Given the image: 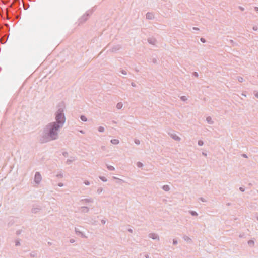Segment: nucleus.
I'll return each instance as SVG.
<instances>
[{
  "label": "nucleus",
  "instance_id": "nucleus-1",
  "mask_svg": "<svg viewBox=\"0 0 258 258\" xmlns=\"http://www.w3.org/2000/svg\"><path fill=\"white\" fill-rule=\"evenodd\" d=\"M62 127L57 124L51 122L45 125L40 138L42 143H46L57 140L59 133Z\"/></svg>",
  "mask_w": 258,
  "mask_h": 258
},
{
  "label": "nucleus",
  "instance_id": "nucleus-2",
  "mask_svg": "<svg viewBox=\"0 0 258 258\" xmlns=\"http://www.w3.org/2000/svg\"><path fill=\"white\" fill-rule=\"evenodd\" d=\"M66 106L63 102L59 103L56 107V111L54 113L55 121L53 122L63 127L66 122V118L64 115Z\"/></svg>",
  "mask_w": 258,
  "mask_h": 258
},
{
  "label": "nucleus",
  "instance_id": "nucleus-3",
  "mask_svg": "<svg viewBox=\"0 0 258 258\" xmlns=\"http://www.w3.org/2000/svg\"><path fill=\"white\" fill-rule=\"evenodd\" d=\"M94 200L92 198L82 199L79 201L81 205H89V204H92Z\"/></svg>",
  "mask_w": 258,
  "mask_h": 258
},
{
  "label": "nucleus",
  "instance_id": "nucleus-4",
  "mask_svg": "<svg viewBox=\"0 0 258 258\" xmlns=\"http://www.w3.org/2000/svg\"><path fill=\"white\" fill-rule=\"evenodd\" d=\"M42 180V176L39 172H36L34 176V182L35 184L39 185Z\"/></svg>",
  "mask_w": 258,
  "mask_h": 258
},
{
  "label": "nucleus",
  "instance_id": "nucleus-5",
  "mask_svg": "<svg viewBox=\"0 0 258 258\" xmlns=\"http://www.w3.org/2000/svg\"><path fill=\"white\" fill-rule=\"evenodd\" d=\"M79 211L81 213H87L90 211V208L87 206H81L79 208Z\"/></svg>",
  "mask_w": 258,
  "mask_h": 258
},
{
  "label": "nucleus",
  "instance_id": "nucleus-6",
  "mask_svg": "<svg viewBox=\"0 0 258 258\" xmlns=\"http://www.w3.org/2000/svg\"><path fill=\"white\" fill-rule=\"evenodd\" d=\"M148 236L149 238L154 240H156L157 241H159L160 240L159 235H158V234L155 233H149Z\"/></svg>",
  "mask_w": 258,
  "mask_h": 258
},
{
  "label": "nucleus",
  "instance_id": "nucleus-7",
  "mask_svg": "<svg viewBox=\"0 0 258 258\" xmlns=\"http://www.w3.org/2000/svg\"><path fill=\"white\" fill-rule=\"evenodd\" d=\"M75 232L76 235L80 236L82 238H86L87 237L86 236V235L82 232V231H80L78 228H75Z\"/></svg>",
  "mask_w": 258,
  "mask_h": 258
},
{
  "label": "nucleus",
  "instance_id": "nucleus-8",
  "mask_svg": "<svg viewBox=\"0 0 258 258\" xmlns=\"http://www.w3.org/2000/svg\"><path fill=\"white\" fill-rule=\"evenodd\" d=\"M169 135L170 136L171 138H172L173 140L177 141H180L181 140V138L176 134H169Z\"/></svg>",
  "mask_w": 258,
  "mask_h": 258
},
{
  "label": "nucleus",
  "instance_id": "nucleus-9",
  "mask_svg": "<svg viewBox=\"0 0 258 258\" xmlns=\"http://www.w3.org/2000/svg\"><path fill=\"white\" fill-rule=\"evenodd\" d=\"M139 258H150L149 254L146 252L141 253L139 255Z\"/></svg>",
  "mask_w": 258,
  "mask_h": 258
},
{
  "label": "nucleus",
  "instance_id": "nucleus-10",
  "mask_svg": "<svg viewBox=\"0 0 258 258\" xmlns=\"http://www.w3.org/2000/svg\"><path fill=\"white\" fill-rule=\"evenodd\" d=\"M28 40V34L27 32L25 33L23 35V42L24 44H27Z\"/></svg>",
  "mask_w": 258,
  "mask_h": 258
},
{
  "label": "nucleus",
  "instance_id": "nucleus-11",
  "mask_svg": "<svg viewBox=\"0 0 258 258\" xmlns=\"http://www.w3.org/2000/svg\"><path fill=\"white\" fill-rule=\"evenodd\" d=\"M112 179L117 180V181L116 182V183L117 184H121L122 183L125 182V181L123 180H122L120 178H119L118 177H116L115 176H113Z\"/></svg>",
  "mask_w": 258,
  "mask_h": 258
},
{
  "label": "nucleus",
  "instance_id": "nucleus-12",
  "mask_svg": "<svg viewBox=\"0 0 258 258\" xmlns=\"http://www.w3.org/2000/svg\"><path fill=\"white\" fill-rule=\"evenodd\" d=\"M148 42L151 44L155 45L157 41L155 38H149L148 39Z\"/></svg>",
  "mask_w": 258,
  "mask_h": 258
},
{
  "label": "nucleus",
  "instance_id": "nucleus-13",
  "mask_svg": "<svg viewBox=\"0 0 258 258\" xmlns=\"http://www.w3.org/2000/svg\"><path fill=\"white\" fill-rule=\"evenodd\" d=\"M183 239H184V241H185L188 243L192 242V239L189 236H188L187 235H184L183 236Z\"/></svg>",
  "mask_w": 258,
  "mask_h": 258
},
{
  "label": "nucleus",
  "instance_id": "nucleus-14",
  "mask_svg": "<svg viewBox=\"0 0 258 258\" xmlns=\"http://www.w3.org/2000/svg\"><path fill=\"white\" fill-rule=\"evenodd\" d=\"M146 18L148 19H152L154 17V15L152 13L148 12L146 15Z\"/></svg>",
  "mask_w": 258,
  "mask_h": 258
},
{
  "label": "nucleus",
  "instance_id": "nucleus-15",
  "mask_svg": "<svg viewBox=\"0 0 258 258\" xmlns=\"http://www.w3.org/2000/svg\"><path fill=\"white\" fill-rule=\"evenodd\" d=\"M206 121L209 124L212 125L214 123V121H213L212 117L210 116H208L206 118Z\"/></svg>",
  "mask_w": 258,
  "mask_h": 258
},
{
  "label": "nucleus",
  "instance_id": "nucleus-16",
  "mask_svg": "<svg viewBox=\"0 0 258 258\" xmlns=\"http://www.w3.org/2000/svg\"><path fill=\"white\" fill-rule=\"evenodd\" d=\"M162 189L165 191H169L170 188L168 185H164L162 187Z\"/></svg>",
  "mask_w": 258,
  "mask_h": 258
},
{
  "label": "nucleus",
  "instance_id": "nucleus-17",
  "mask_svg": "<svg viewBox=\"0 0 258 258\" xmlns=\"http://www.w3.org/2000/svg\"><path fill=\"white\" fill-rule=\"evenodd\" d=\"M110 142L113 145H117L119 143V141L118 139H112L110 141Z\"/></svg>",
  "mask_w": 258,
  "mask_h": 258
},
{
  "label": "nucleus",
  "instance_id": "nucleus-18",
  "mask_svg": "<svg viewBox=\"0 0 258 258\" xmlns=\"http://www.w3.org/2000/svg\"><path fill=\"white\" fill-rule=\"evenodd\" d=\"M103 191V188L101 187H99L97 188L96 192L98 195L101 194Z\"/></svg>",
  "mask_w": 258,
  "mask_h": 258
},
{
  "label": "nucleus",
  "instance_id": "nucleus-19",
  "mask_svg": "<svg viewBox=\"0 0 258 258\" xmlns=\"http://www.w3.org/2000/svg\"><path fill=\"white\" fill-rule=\"evenodd\" d=\"M116 108L118 109H120L123 107V104L121 102H119L116 104Z\"/></svg>",
  "mask_w": 258,
  "mask_h": 258
},
{
  "label": "nucleus",
  "instance_id": "nucleus-20",
  "mask_svg": "<svg viewBox=\"0 0 258 258\" xmlns=\"http://www.w3.org/2000/svg\"><path fill=\"white\" fill-rule=\"evenodd\" d=\"M106 167H107V168L109 171H114L115 170V168L113 166L107 165Z\"/></svg>",
  "mask_w": 258,
  "mask_h": 258
},
{
  "label": "nucleus",
  "instance_id": "nucleus-21",
  "mask_svg": "<svg viewBox=\"0 0 258 258\" xmlns=\"http://www.w3.org/2000/svg\"><path fill=\"white\" fill-rule=\"evenodd\" d=\"M189 213L193 216H197L198 215L197 212L194 211H190Z\"/></svg>",
  "mask_w": 258,
  "mask_h": 258
},
{
  "label": "nucleus",
  "instance_id": "nucleus-22",
  "mask_svg": "<svg viewBox=\"0 0 258 258\" xmlns=\"http://www.w3.org/2000/svg\"><path fill=\"white\" fill-rule=\"evenodd\" d=\"M99 179L103 182H106L107 181V178L104 176H100L99 177Z\"/></svg>",
  "mask_w": 258,
  "mask_h": 258
},
{
  "label": "nucleus",
  "instance_id": "nucleus-23",
  "mask_svg": "<svg viewBox=\"0 0 258 258\" xmlns=\"http://www.w3.org/2000/svg\"><path fill=\"white\" fill-rule=\"evenodd\" d=\"M136 165L138 168H142L143 167V164L139 161L137 162Z\"/></svg>",
  "mask_w": 258,
  "mask_h": 258
},
{
  "label": "nucleus",
  "instance_id": "nucleus-24",
  "mask_svg": "<svg viewBox=\"0 0 258 258\" xmlns=\"http://www.w3.org/2000/svg\"><path fill=\"white\" fill-rule=\"evenodd\" d=\"M56 177H57V178H62V177H63V174H62V173L61 172H60L56 174Z\"/></svg>",
  "mask_w": 258,
  "mask_h": 258
},
{
  "label": "nucleus",
  "instance_id": "nucleus-25",
  "mask_svg": "<svg viewBox=\"0 0 258 258\" xmlns=\"http://www.w3.org/2000/svg\"><path fill=\"white\" fill-rule=\"evenodd\" d=\"M98 131L99 132H104L105 131V128L103 126H99L98 128Z\"/></svg>",
  "mask_w": 258,
  "mask_h": 258
},
{
  "label": "nucleus",
  "instance_id": "nucleus-26",
  "mask_svg": "<svg viewBox=\"0 0 258 258\" xmlns=\"http://www.w3.org/2000/svg\"><path fill=\"white\" fill-rule=\"evenodd\" d=\"M80 118L83 121H84V122L87 121V120L86 117L84 115H81L80 117Z\"/></svg>",
  "mask_w": 258,
  "mask_h": 258
},
{
  "label": "nucleus",
  "instance_id": "nucleus-27",
  "mask_svg": "<svg viewBox=\"0 0 258 258\" xmlns=\"http://www.w3.org/2000/svg\"><path fill=\"white\" fill-rule=\"evenodd\" d=\"M237 80L239 82H243V81H244V79L243 77H241V76H238L237 77Z\"/></svg>",
  "mask_w": 258,
  "mask_h": 258
},
{
  "label": "nucleus",
  "instance_id": "nucleus-28",
  "mask_svg": "<svg viewBox=\"0 0 258 258\" xmlns=\"http://www.w3.org/2000/svg\"><path fill=\"white\" fill-rule=\"evenodd\" d=\"M180 99L183 101H186L187 100V98L185 96H182L180 97Z\"/></svg>",
  "mask_w": 258,
  "mask_h": 258
},
{
  "label": "nucleus",
  "instance_id": "nucleus-29",
  "mask_svg": "<svg viewBox=\"0 0 258 258\" xmlns=\"http://www.w3.org/2000/svg\"><path fill=\"white\" fill-rule=\"evenodd\" d=\"M248 244L250 246H253L254 245V242L253 240H249V241H248Z\"/></svg>",
  "mask_w": 258,
  "mask_h": 258
},
{
  "label": "nucleus",
  "instance_id": "nucleus-30",
  "mask_svg": "<svg viewBox=\"0 0 258 258\" xmlns=\"http://www.w3.org/2000/svg\"><path fill=\"white\" fill-rule=\"evenodd\" d=\"M120 48V46L117 45L115 48H112V52H113V51H115L118 50H119Z\"/></svg>",
  "mask_w": 258,
  "mask_h": 258
},
{
  "label": "nucleus",
  "instance_id": "nucleus-31",
  "mask_svg": "<svg viewBox=\"0 0 258 258\" xmlns=\"http://www.w3.org/2000/svg\"><path fill=\"white\" fill-rule=\"evenodd\" d=\"M198 145L201 146L203 145L204 142L202 140H199L198 142Z\"/></svg>",
  "mask_w": 258,
  "mask_h": 258
},
{
  "label": "nucleus",
  "instance_id": "nucleus-32",
  "mask_svg": "<svg viewBox=\"0 0 258 258\" xmlns=\"http://www.w3.org/2000/svg\"><path fill=\"white\" fill-rule=\"evenodd\" d=\"M134 142H135V143L136 144H137V145H139V144H140V140H138V139H135V140H134Z\"/></svg>",
  "mask_w": 258,
  "mask_h": 258
},
{
  "label": "nucleus",
  "instance_id": "nucleus-33",
  "mask_svg": "<svg viewBox=\"0 0 258 258\" xmlns=\"http://www.w3.org/2000/svg\"><path fill=\"white\" fill-rule=\"evenodd\" d=\"M84 183L86 185H89L90 184V182L88 181V180H85L84 181Z\"/></svg>",
  "mask_w": 258,
  "mask_h": 258
},
{
  "label": "nucleus",
  "instance_id": "nucleus-34",
  "mask_svg": "<svg viewBox=\"0 0 258 258\" xmlns=\"http://www.w3.org/2000/svg\"><path fill=\"white\" fill-rule=\"evenodd\" d=\"M252 29L254 30V31H257L258 30V27L256 25H254L252 27Z\"/></svg>",
  "mask_w": 258,
  "mask_h": 258
},
{
  "label": "nucleus",
  "instance_id": "nucleus-35",
  "mask_svg": "<svg viewBox=\"0 0 258 258\" xmlns=\"http://www.w3.org/2000/svg\"><path fill=\"white\" fill-rule=\"evenodd\" d=\"M177 243H178V241H177V240H176V239H173V244L174 245H176Z\"/></svg>",
  "mask_w": 258,
  "mask_h": 258
},
{
  "label": "nucleus",
  "instance_id": "nucleus-36",
  "mask_svg": "<svg viewBox=\"0 0 258 258\" xmlns=\"http://www.w3.org/2000/svg\"><path fill=\"white\" fill-rule=\"evenodd\" d=\"M69 241L71 243H73L75 242V240L73 238H71L70 239Z\"/></svg>",
  "mask_w": 258,
  "mask_h": 258
},
{
  "label": "nucleus",
  "instance_id": "nucleus-37",
  "mask_svg": "<svg viewBox=\"0 0 258 258\" xmlns=\"http://www.w3.org/2000/svg\"><path fill=\"white\" fill-rule=\"evenodd\" d=\"M121 73L122 74H123V75H126V74H127V72H126V71H125V70H121Z\"/></svg>",
  "mask_w": 258,
  "mask_h": 258
},
{
  "label": "nucleus",
  "instance_id": "nucleus-38",
  "mask_svg": "<svg viewBox=\"0 0 258 258\" xmlns=\"http://www.w3.org/2000/svg\"><path fill=\"white\" fill-rule=\"evenodd\" d=\"M238 8H239V9L240 11H244V10H245V9H244V8L243 7H241V6H239V7H238Z\"/></svg>",
  "mask_w": 258,
  "mask_h": 258
},
{
  "label": "nucleus",
  "instance_id": "nucleus-39",
  "mask_svg": "<svg viewBox=\"0 0 258 258\" xmlns=\"http://www.w3.org/2000/svg\"><path fill=\"white\" fill-rule=\"evenodd\" d=\"M200 40L203 43H205L206 42L205 39L203 37L201 38Z\"/></svg>",
  "mask_w": 258,
  "mask_h": 258
},
{
  "label": "nucleus",
  "instance_id": "nucleus-40",
  "mask_svg": "<svg viewBox=\"0 0 258 258\" xmlns=\"http://www.w3.org/2000/svg\"><path fill=\"white\" fill-rule=\"evenodd\" d=\"M39 210V208L33 209V212L37 213Z\"/></svg>",
  "mask_w": 258,
  "mask_h": 258
},
{
  "label": "nucleus",
  "instance_id": "nucleus-41",
  "mask_svg": "<svg viewBox=\"0 0 258 258\" xmlns=\"http://www.w3.org/2000/svg\"><path fill=\"white\" fill-rule=\"evenodd\" d=\"M193 75H194L195 77H198V76H199V75H198V73L197 72H194Z\"/></svg>",
  "mask_w": 258,
  "mask_h": 258
},
{
  "label": "nucleus",
  "instance_id": "nucleus-42",
  "mask_svg": "<svg viewBox=\"0 0 258 258\" xmlns=\"http://www.w3.org/2000/svg\"><path fill=\"white\" fill-rule=\"evenodd\" d=\"M58 185L59 187H62V186H63V184L62 183H61V182H60V183H59L58 184Z\"/></svg>",
  "mask_w": 258,
  "mask_h": 258
},
{
  "label": "nucleus",
  "instance_id": "nucleus-43",
  "mask_svg": "<svg viewBox=\"0 0 258 258\" xmlns=\"http://www.w3.org/2000/svg\"><path fill=\"white\" fill-rule=\"evenodd\" d=\"M105 223H106V221H105V220H101V223H102V224H105Z\"/></svg>",
  "mask_w": 258,
  "mask_h": 258
},
{
  "label": "nucleus",
  "instance_id": "nucleus-44",
  "mask_svg": "<svg viewBox=\"0 0 258 258\" xmlns=\"http://www.w3.org/2000/svg\"><path fill=\"white\" fill-rule=\"evenodd\" d=\"M254 95L258 99V92L254 93Z\"/></svg>",
  "mask_w": 258,
  "mask_h": 258
},
{
  "label": "nucleus",
  "instance_id": "nucleus-45",
  "mask_svg": "<svg viewBox=\"0 0 258 258\" xmlns=\"http://www.w3.org/2000/svg\"><path fill=\"white\" fill-rule=\"evenodd\" d=\"M254 10L256 11V12H258V7H255L254 8Z\"/></svg>",
  "mask_w": 258,
  "mask_h": 258
},
{
  "label": "nucleus",
  "instance_id": "nucleus-46",
  "mask_svg": "<svg viewBox=\"0 0 258 258\" xmlns=\"http://www.w3.org/2000/svg\"><path fill=\"white\" fill-rule=\"evenodd\" d=\"M72 161L70 160H67V163L69 164Z\"/></svg>",
  "mask_w": 258,
  "mask_h": 258
},
{
  "label": "nucleus",
  "instance_id": "nucleus-47",
  "mask_svg": "<svg viewBox=\"0 0 258 258\" xmlns=\"http://www.w3.org/2000/svg\"><path fill=\"white\" fill-rule=\"evenodd\" d=\"M241 95H242V96H244V97H246V94H245V92H242V94H241Z\"/></svg>",
  "mask_w": 258,
  "mask_h": 258
},
{
  "label": "nucleus",
  "instance_id": "nucleus-48",
  "mask_svg": "<svg viewBox=\"0 0 258 258\" xmlns=\"http://www.w3.org/2000/svg\"><path fill=\"white\" fill-rule=\"evenodd\" d=\"M202 155L205 157L207 156V154L205 152H202Z\"/></svg>",
  "mask_w": 258,
  "mask_h": 258
},
{
  "label": "nucleus",
  "instance_id": "nucleus-49",
  "mask_svg": "<svg viewBox=\"0 0 258 258\" xmlns=\"http://www.w3.org/2000/svg\"><path fill=\"white\" fill-rule=\"evenodd\" d=\"M193 29L194 30H199V29L197 27H193Z\"/></svg>",
  "mask_w": 258,
  "mask_h": 258
},
{
  "label": "nucleus",
  "instance_id": "nucleus-50",
  "mask_svg": "<svg viewBox=\"0 0 258 258\" xmlns=\"http://www.w3.org/2000/svg\"><path fill=\"white\" fill-rule=\"evenodd\" d=\"M128 231H129L130 232H131V233H132V232H133V230H132V229H128Z\"/></svg>",
  "mask_w": 258,
  "mask_h": 258
},
{
  "label": "nucleus",
  "instance_id": "nucleus-51",
  "mask_svg": "<svg viewBox=\"0 0 258 258\" xmlns=\"http://www.w3.org/2000/svg\"><path fill=\"white\" fill-rule=\"evenodd\" d=\"M240 190L241 191H244V189L242 188V187H240Z\"/></svg>",
  "mask_w": 258,
  "mask_h": 258
},
{
  "label": "nucleus",
  "instance_id": "nucleus-52",
  "mask_svg": "<svg viewBox=\"0 0 258 258\" xmlns=\"http://www.w3.org/2000/svg\"><path fill=\"white\" fill-rule=\"evenodd\" d=\"M256 217V220L258 221V214H256V217Z\"/></svg>",
  "mask_w": 258,
  "mask_h": 258
},
{
  "label": "nucleus",
  "instance_id": "nucleus-53",
  "mask_svg": "<svg viewBox=\"0 0 258 258\" xmlns=\"http://www.w3.org/2000/svg\"><path fill=\"white\" fill-rule=\"evenodd\" d=\"M80 132L81 133H82V134H83V133H84V132H83V131H82V130L80 131Z\"/></svg>",
  "mask_w": 258,
  "mask_h": 258
},
{
  "label": "nucleus",
  "instance_id": "nucleus-54",
  "mask_svg": "<svg viewBox=\"0 0 258 258\" xmlns=\"http://www.w3.org/2000/svg\"><path fill=\"white\" fill-rule=\"evenodd\" d=\"M243 156L244 157H247V156H246V155L245 154H243Z\"/></svg>",
  "mask_w": 258,
  "mask_h": 258
},
{
  "label": "nucleus",
  "instance_id": "nucleus-55",
  "mask_svg": "<svg viewBox=\"0 0 258 258\" xmlns=\"http://www.w3.org/2000/svg\"><path fill=\"white\" fill-rule=\"evenodd\" d=\"M48 244L49 245H51V242H49L48 243Z\"/></svg>",
  "mask_w": 258,
  "mask_h": 258
},
{
  "label": "nucleus",
  "instance_id": "nucleus-56",
  "mask_svg": "<svg viewBox=\"0 0 258 258\" xmlns=\"http://www.w3.org/2000/svg\"><path fill=\"white\" fill-rule=\"evenodd\" d=\"M132 85L133 86H135V85H134V84L133 83H132Z\"/></svg>",
  "mask_w": 258,
  "mask_h": 258
}]
</instances>
